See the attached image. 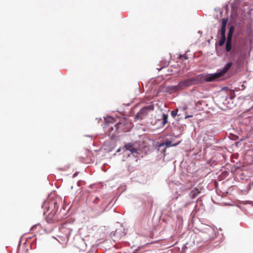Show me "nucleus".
I'll return each mask as SVG.
<instances>
[{
    "label": "nucleus",
    "instance_id": "1",
    "mask_svg": "<svg viewBox=\"0 0 253 253\" xmlns=\"http://www.w3.org/2000/svg\"><path fill=\"white\" fill-rule=\"evenodd\" d=\"M43 208L44 209L43 214L46 216V219L47 221L51 222L54 218L58 209V206L54 202H47L44 203Z\"/></svg>",
    "mask_w": 253,
    "mask_h": 253
},
{
    "label": "nucleus",
    "instance_id": "2",
    "mask_svg": "<svg viewBox=\"0 0 253 253\" xmlns=\"http://www.w3.org/2000/svg\"><path fill=\"white\" fill-rule=\"evenodd\" d=\"M70 224H64L59 228L60 235H59L64 241H68L72 229L69 227Z\"/></svg>",
    "mask_w": 253,
    "mask_h": 253
},
{
    "label": "nucleus",
    "instance_id": "3",
    "mask_svg": "<svg viewBox=\"0 0 253 253\" xmlns=\"http://www.w3.org/2000/svg\"><path fill=\"white\" fill-rule=\"evenodd\" d=\"M219 75L220 74L218 71L213 74L202 75L201 77L202 80L206 82H212L221 77V76H219Z\"/></svg>",
    "mask_w": 253,
    "mask_h": 253
},
{
    "label": "nucleus",
    "instance_id": "4",
    "mask_svg": "<svg viewBox=\"0 0 253 253\" xmlns=\"http://www.w3.org/2000/svg\"><path fill=\"white\" fill-rule=\"evenodd\" d=\"M125 149L126 150L129 151L134 156L137 157V155L139 154L141 150L139 149H137L134 147V144L131 143H128L125 145L122 149Z\"/></svg>",
    "mask_w": 253,
    "mask_h": 253
},
{
    "label": "nucleus",
    "instance_id": "5",
    "mask_svg": "<svg viewBox=\"0 0 253 253\" xmlns=\"http://www.w3.org/2000/svg\"><path fill=\"white\" fill-rule=\"evenodd\" d=\"M153 108L152 106H147L143 107L139 112L137 113L135 119L137 120L142 119L147 115L148 111L152 110Z\"/></svg>",
    "mask_w": 253,
    "mask_h": 253
},
{
    "label": "nucleus",
    "instance_id": "6",
    "mask_svg": "<svg viewBox=\"0 0 253 253\" xmlns=\"http://www.w3.org/2000/svg\"><path fill=\"white\" fill-rule=\"evenodd\" d=\"M195 82V81L193 79H189L180 82L178 85H175V90L178 89H182L185 87H187L192 85Z\"/></svg>",
    "mask_w": 253,
    "mask_h": 253
},
{
    "label": "nucleus",
    "instance_id": "7",
    "mask_svg": "<svg viewBox=\"0 0 253 253\" xmlns=\"http://www.w3.org/2000/svg\"><path fill=\"white\" fill-rule=\"evenodd\" d=\"M174 144H172V142L171 141H167L166 142H164L158 145V149L159 151H163V152L165 154L166 149L167 148L171 147Z\"/></svg>",
    "mask_w": 253,
    "mask_h": 253
},
{
    "label": "nucleus",
    "instance_id": "8",
    "mask_svg": "<svg viewBox=\"0 0 253 253\" xmlns=\"http://www.w3.org/2000/svg\"><path fill=\"white\" fill-rule=\"evenodd\" d=\"M202 190V188L200 185L197 186L194 188L189 193V196L191 199H193L198 196Z\"/></svg>",
    "mask_w": 253,
    "mask_h": 253
},
{
    "label": "nucleus",
    "instance_id": "9",
    "mask_svg": "<svg viewBox=\"0 0 253 253\" xmlns=\"http://www.w3.org/2000/svg\"><path fill=\"white\" fill-rule=\"evenodd\" d=\"M232 65V62L227 63L222 70L218 71L220 74L219 76H222L225 73H226L230 68Z\"/></svg>",
    "mask_w": 253,
    "mask_h": 253
},
{
    "label": "nucleus",
    "instance_id": "10",
    "mask_svg": "<svg viewBox=\"0 0 253 253\" xmlns=\"http://www.w3.org/2000/svg\"><path fill=\"white\" fill-rule=\"evenodd\" d=\"M231 44H232V40H227V42L226 43V51L229 52L231 50Z\"/></svg>",
    "mask_w": 253,
    "mask_h": 253
},
{
    "label": "nucleus",
    "instance_id": "11",
    "mask_svg": "<svg viewBox=\"0 0 253 253\" xmlns=\"http://www.w3.org/2000/svg\"><path fill=\"white\" fill-rule=\"evenodd\" d=\"M162 124L163 126H164L168 123V115H167L166 114H163L162 116Z\"/></svg>",
    "mask_w": 253,
    "mask_h": 253
},
{
    "label": "nucleus",
    "instance_id": "12",
    "mask_svg": "<svg viewBox=\"0 0 253 253\" xmlns=\"http://www.w3.org/2000/svg\"><path fill=\"white\" fill-rule=\"evenodd\" d=\"M226 40V37L221 36V39L219 41V44L220 46H222L224 44Z\"/></svg>",
    "mask_w": 253,
    "mask_h": 253
},
{
    "label": "nucleus",
    "instance_id": "13",
    "mask_svg": "<svg viewBox=\"0 0 253 253\" xmlns=\"http://www.w3.org/2000/svg\"><path fill=\"white\" fill-rule=\"evenodd\" d=\"M206 229L210 232H212L215 235V229L214 228H212L210 226H207Z\"/></svg>",
    "mask_w": 253,
    "mask_h": 253
},
{
    "label": "nucleus",
    "instance_id": "14",
    "mask_svg": "<svg viewBox=\"0 0 253 253\" xmlns=\"http://www.w3.org/2000/svg\"><path fill=\"white\" fill-rule=\"evenodd\" d=\"M226 27H224V25H222L221 29V35L223 36H225V29Z\"/></svg>",
    "mask_w": 253,
    "mask_h": 253
},
{
    "label": "nucleus",
    "instance_id": "15",
    "mask_svg": "<svg viewBox=\"0 0 253 253\" xmlns=\"http://www.w3.org/2000/svg\"><path fill=\"white\" fill-rule=\"evenodd\" d=\"M122 125V123H117L114 125V127H115L116 131H118V129L119 128L120 126Z\"/></svg>",
    "mask_w": 253,
    "mask_h": 253
},
{
    "label": "nucleus",
    "instance_id": "16",
    "mask_svg": "<svg viewBox=\"0 0 253 253\" xmlns=\"http://www.w3.org/2000/svg\"><path fill=\"white\" fill-rule=\"evenodd\" d=\"M233 33L228 32V36L227 40L230 39V40H232V37Z\"/></svg>",
    "mask_w": 253,
    "mask_h": 253
},
{
    "label": "nucleus",
    "instance_id": "17",
    "mask_svg": "<svg viewBox=\"0 0 253 253\" xmlns=\"http://www.w3.org/2000/svg\"><path fill=\"white\" fill-rule=\"evenodd\" d=\"M226 22H227V20L226 19H223L222 20V25H224V27H226Z\"/></svg>",
    "mask_w": 253,
    "mask_h": 253
},
{
    "label": "nucleus",
    "instance_id": "18",
    "mask_svg": "<svg viewBox=\"0 0 253 253\" xmlns=\"http://www.w3.org/2000/svg\"><path fill=\"white\" fill-rule=\"evenodd\" d=\"M233 30H234V27L233 26H231L230 28L229 32H231V33H233Z\"/></svg>",
    "mask_w": 253,
    "mask_h": 253
},
{
    "label": "nucleus",
    "instance_id": "19",
    "mask_svg": "<svg viewBox=\"0 0 253 253\" xmlns=\"http://www.w3.org/2000/svg\"><path fill=\"white\" fill-rule=\"evenodd\" d=\"M182 57H183L185 59H187L188 58L185 55H183L182 56L180 55V58H181Z\"/></svg>",
    "mask_w": 253,
    "mask_h": 253
},
{
    "label": "nucleus",
    "instance_id": "20",
    "mask_svg": "<svg viewBox=\"0 0 253 253\" xmlns=\"http://www.w3.org/2000/svg\"><path fill=\"white\" fill-rule=\"evenodd\" d=\"M99 200V199L97 197H96V198L95 199V200H94V202L97 203V202H98V201Z\"/></svg>",
    "mask_w": 253,
    "mask_h": 253
},
{
    "label": "nucleus",
    "instance_id": "21",
    "mask_svg": "<svg viewBox=\"0 0 253 253\" xmlns=\"http://www.w3.org/2000/svg\"><path fill=\"white\" fill-rule=\"evenodd\" d=\"M234 97H235V94H234V92H232V94H231V99H233V98H234Z\"/></svg>",
    "mask_w": 253,
    "mask_h": 253
},
{
    "label": "nucleus",
    "instance_id": "22",
    "mask_svg": "<svg viewBox=\"0 0 253 253\" xmlns=\"http://www.w3.org/2000/svg\"><path fill=\"white\" fill-rule=\"evenodd\" d=\"M114 129V127L113 126H111L109 128V131L110 132H111L112 131H113Z\"/></svg>",
    "mask_w": 253,
    "mask_h": 253
},
{
    "label": "nucleus",
    "instance_id": "23",
    "mask_svg": "<svg viewBox=\"0 0 253 253\" xmlns=\"http://www.w3.org/2000/svg\"><path fill=\"white\" fill-rule=\"evenodd\" d=\"M174 110L171 111V115L173 117H174Z\"/></svg>",
    "mask_w": 253,
    "mask_h": 253
},
{
    "label": "nucleus",
    "instance_id": "24",
    "mask_svg": "<svg viewBox=\"0 0 253 253\" xmlns=\"http://www.w3.org/2000/svg\"><path fill=\"white\" fill-rule=\"evenodd\" d=\"M177 110L175 109V114H174L175 116L177 115Z\"/></svg>",
    "mask_w": 253,
    "mask_h": 253
},
{
    "label": "nucleus",
    "instance_id": "25",
    "mask_svg": "<svg viewBox=\"0 0 253 253\" xmlns=\"http://www.w3.org/2000/svg\"><path fill=\"white\" fill-rule=\"evenodd\" d=\"M192 117V116H185V118H187L188 117Z\"/></svg>",
    "mask_w": 253,
    "mask_h": 253
},
{
    "label": "nucleus",
    "instance_id": "26",
    "mask_svg": "<svg viewBox=\"0 0 253 253\" xmlns=\"http://www.w3.org/2000/svg\"><path fill=\"white\" fill-rule=\"evenodd\" d=\"M162 69V68H157V70H158L159 71H160Z\"/></svg>",
    "mask_w": 253,
    "mask_h": 253
},
{
    "label": "nucleus",
    "instance_id": "27",
    "mask_svg": "<svg viewBox=\"0 0 253 253\" xmlns=\"http://www.w3.org/2000/svg\"><path fill=\"white\" fill-rule=\"evenodd\" d=\"M121 151V148H119L118 150H117V152H120Z\"/></svg>",
    "mask_w": 253,
    "mask_h": 253
},
{
    "label": "nucleus",
    "instance_id": "28",
    "mask_svg": "<svg viewBox=\"0 0 253 253\" xmlns=\"http://www.w3.org/2000/svg\"><path fill=\"white\" fill-rule=\"evenodd\" d=\"M176 145H177V143H175L174 146H176Z\"/></svg>",
    "mask_w": 253,
    "mask_h": 253
}]
</instances>
